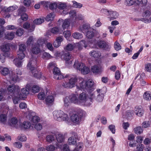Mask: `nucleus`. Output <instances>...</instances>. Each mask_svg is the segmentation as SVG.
<instances>
[{"instance_id":"obj_37","label":"nucleus","mask_w":151,"mask_h":151,"mask_svg":"<svg viewBox=\"0 0 151 151\" xmlns=\"http://www.w3.org/2000/svg\"><path fill=\"white\" fill-rule=\"evenodd\" d=\"M91 70L94 73H97L101 72V68L98 66L94 65L92 67Z\"/></svg>"},{"instance_id":"obj_4","label":"nucleus","mask_w":151,"mask_h":151,"mask_svg":"<svg viewBox=\"0 0 151 151\" xmlns=\"http://www.w3.org/2000/svg\"><path fill=\"white\" fill-rule=\"evenodd\" d=\"M73 66L76 69L81 70L82 73L84 75L88 74L90 71L88 67L82 63H79L78 60L75 61Z\"/></svg>"},{"instance_id":"obj_32","label":"nucleus","mask_w":151,"mask_h":151,"mask_svg":"<svg viewBox=\"0 0 151 151\" xmlns=\"http://www.w3.org/2000/svg\"><path fill=\"white\" fill-rule=\"evenodd\" d=\"M13 63L17 67H21L22 66V61L17 58H16L13 61Z\"/></svg>"},{"instance_id":"obj_44","label":"nucleus","mask_w":151,"mask_h":151,"mask_svg":"<svg viewBox=\"0 0 151 151\" xmlns=\"http://www.w3.org/2000/svg\"><path fill=\"white\" fill-rule=\"evenodd\" d=\"M68 142L70 145H75L76 143V140L75 137L71 136L68 139Z\"/></svg>"},{"instance_id":"obj_59","label":"nucleus","mask_w":151,"mask_h":151,"mask_svg":"<svg viewBox=\"0 0 151 151\" xmlns=\"http://www.w3.org/2000/svg\"><path fill=\"white\" fill-rule=\"evenodd\" d=\"M70 99L69 97L66 96L64 99V105L66 107L68 106L70 104Z\"/></svg>"},{"instance_id":"obj_7","label":"nucleus","mask_w":151,"mask_h":151,"mask_svg":"<svg viewBox=\"0 0 151 151\" xmlns=\"http://www.w3.org/2000/svg\"><path fill=\"white\" fill-rule=\"evenodd\" d=\"M76 86L78 90H86V81L81 77H79L78 78V83L77 84Z\"/></svg>"},{"instance_id":"obj_29","label":"nucleus","mask_w":151,"mask_h":151,"mask_svg":"<svg viewBox=\"0 0 151 151\" xmlns=\"http://www.w3.org/2000/svg\"><path fill=\"white\" fill-rule=\"evenodd\" d=\"M14 37V32H6L5 34V38L8 40H12L13 39Z\"/></svg>"},{"instance_id":"obj_52","label":"nucleus","mask_w":151,"mask_h":151,"mask_svg":"<svg viewBox=\"0 0 151 151\" xmlns=\"http://www.w3.org/2000/svg\"><path fill=\"white\" fill-rule=\"evenodd\" d=\"M44 19L43 18H38L35 19L33 21V23L36 25L40 24L44 22Z\"/></svg>"},{"instance_id":"obj_58","label":"nucleus","mask_w":151,"mask_h":151,"mask_svg":"<svg viewBox=\"0 0 151 151\" xmlns=\"http://www.w3.org/2000/svg\"><path fill=\"white\" fill-rule=\"evenodd\" d=\"M17 55L18 58L20 60H22L24 59L25 57V55L24 52H19L18 51L17 52Z\"/></svg>"},{"instance_id":"obj_8","label":"nucleus","mask_w":151,"mask_h":151,"mask_svg":"<svg viewBox=\"0 0 151 151\" xmlns=\"http://www.w3.org/2000/svg\"><path fill=\"white\" fill-rule=\"evenodd\" d=\"M57 8L60 10H62V13L64 14H67L69 12L67 4L65 2H58Z\"/></svg>"},{"instance_id":"obj_54","label":"nucleus","mask_w":151,"mask_h":151,"mask_svg":"<svg viewBox=\"0 0 151 151\" xmlns=\"http://www.w3.org/2000/svg\"><path fill=\"white\" fill-rule=\"evenodd\" d=\"M143 98L147 101L150 100L151 99V94L148 92H146L143 95Z\"/></svg>"},{"instance_id":"obj_3","label":"nucleus","mask_w":151,"mask_h":151,"mask_svg":"<svg viewBox=\"0 0 151 151\" xmlns=\"http://www.w3.org/2000/svg\"><path fill=\"white\" fill-rule=\"evenodd\" d=\"M88 94L85 92H82L78 96L79 104L89 106L91 103L89 102Z\"/></svg>"},{"instance_id":"obj_51","label":"nucleus","mask_w":151,"mask_h":151,"mask_svg":"<svg viewBox=\"0 0 151 151\" xmlns=\"http://www.w3.org/2000/svg\"><path fill=\"white\" fill-rule=\"evenodd\" d=\"M40 89V88L37 85H34L32 87L31 90V91L33 93H36L38 92Z\"/></svg>"},{"instance_id":"obj_39","label":"nucleus","mask_w":151,"mask_h":151,"mask_svg":"<svg viewBox=\"0 0 151 151\" xmlns=\"http://www.w3.org/2000/svg\"><path fill=\"white\" fill-rule=\"evenodd\" d=\"M55 139L54 135L52 134L48 135L46 137V141L49 143H51L55 140Z\"/></svg>"},{"instance_id":"obj_23","label":"nucleus","mask_w":151,"mask_h":151,"mask_svg":"<svg viewBox=\"0 0 151 151\" xmlns=\"http://www.w3.org/2000/svg\"><path fill=\"white\" fill-rule=\"evenodd\" d=\"M76 114L78 115V117L81 120L82 118L86 115V112L83 110L78 109L76 111Z\"/></svg>"},{"instance_id":"obj_18","label":"nucleus","mask_w":151,"mask_h":151,"mask_svg":"<svg viewBox=\"0 0 151 151\" xmlns=\"http://www.w3.org/2000/svg\"><path fill=\"white\" fill-rule=\"evenodd\" d=\"M70 119L74 123L78 124L81 120L78 117V115L76 114H73L70 117Z\"/></svg>"},{"instance_id":"obj_47","label":"nucleus","mask_w":151,"mask_h":151,"mask_svg":"<svg viewBox=\"0 0 151 151\" xmlns=\"http://www.w3.org/2000/svg\"><path fill=\"white\" fill-rule=\"evenodd\" d=\"M94 84V82L92 81L88 80V81H86V89L87 91L89 90V88H91Z\"/></svg>"},{"instance_id":"obj_27","label":"nucleus","mask_w":151,"mask_h":151,"mask_svg":"<svg viewBox=\"0 0 151 151\" xmlns=\"http://www.w3.org/2000/svg\"><path fill=\"white\" fill-rule=\"evenodd\" d=\"M23 27L26 29H29L30 31L32 32L34 30L35 27L34 24H32L30 26L29 23L26 22L23 24Z\"/></svg>"},{"instance_id":"obj_16","label":"nucleus","mask_w":151,"mask_h":151,"mask_svg":"<svg viewBox=\"0 0 151 151\" xmlns=\"http://www.w3.org/2000/svg\"><path fill=\"white\" fill-rule=\"evenodd\" d=\"M134 111L136 114L138 116L141 117L144 114V110L141 106H136L134 108Z\"/></svg>"},{"instance_id":"obj_46","label":"nucleus","mask_w":151,"mask_h":151,"mask_svg":"<svg viewBox=\"0 0 151 151\" xmlns=\"http://www.w3.org/2000/svg\"><path fill=\"white\" fill-rule=\"evenodd\" d=\"M86 36L89 39H91L94 36V33L91 29L87 31Z\"/></svg>"},{"instance_id":"obj_26","label":"nucleus","mask_w":151,"mask_h":151,"mask_svg":"<svg viewBox=\"0 0 151 151\" xmlns=\"http://www.w3.org/2000/svg\"><path fill=\"white\" fill-rule=\"evenodd\" d=\"M56 138L57 141L60 143L63 142L65 139L64 136L61 133H58L56 134Z\"/></svg>"},{"instance_id":"obj_33","label":"nucleus","mask_w":151,"mask_h":151,"mask_svg":"<svg viewBox=\"0 0 151 151\" xmlns=\"http://www.w3.org/2000/svg\"><path fill=\"white\" fill-rule=\"evenodd\" d=\"M2 50L4 52H8L10 49V45L7 43L1 47Z\"/></svg>"},{"instance_id":"obj_19","label":"nucleus","mask_w":151,"mask_h":151,"mask_svg":"<svg viewBox=\"0 0 151 151\" xmlns=\"http://www.w3.org/2000/svg\"><path fill=\"white\" fill-rule=\"evenodd\" d=\"M9 68L1 66H0V73L3 76H6L9 73Z\"/></svg>"},{"instance_id":"obj_50","label":"nucleus","mask_w":151,"mask_h":151,"mask_svg":"<svg viewBox=\"0 0 151 151\" xmlns=\"http://www.w3.org/2000/svg\"><path fill=\"white\" fill-rule=\"evenodd\" d=\"M73 6V7L77 8H81L83 6V4L81 3H78L76 1H72Z\"/></svg>"},{"instance_id":"obj_35","label":"nucleus","mask_w":151,"mask_h":151,"mask_svg":"<svg viewBox=\"0 0 151 151\" xmlns=\"http://www.w3.org/2000/svg\"><path fill=\"white\" fill-rule=\"evenodd\" d=\"M61 121H65L67 123H68L70 120L68 115L63 112L62 116H61Z\"/></svg>"},{"instance_id":"obj_5","label":"nucleus","mask_w":151,"mask_h":151,"mask_svg":"<svg viewBox=\"0 0 151 151\" xmlns=\"http://www.w3.org/2000/svg\"><path fill=\"white\" fill-rule=\"evenodd\" d=\"M16 73L17 75H16L13 72H11L9 75V76L10 80L13 81V83L18 81L19 80L18 76H21L22 74V71L18 68L16 69Z\"/></svg>"},{"instance_id":"obj_55","label":"nucleus","mask_w":151,"mask_h":151,"mask_svg":"<svg viewBox=\"0 0 151 151\" xmlns=\"http://www.w3.org/2000/svg\"><path fill=\"white\" fill-rule=\"evenodd\" d=\"M45 96L46 94L44 92L41 91L38 94L37 97L39 99L43 100L45 99Z\"/></svg>"},{"instance_id":"obj_1","label":"nucleus","mask_w":151,"mask_h":151,"mask_svg":"<svg viewBox=\"0 0 151 151\" xmlns=\"http://www.w3.org/2000/svg\"><path fill=\"white\" fill-rule=\"evenodd\" d=\"M36 58H32L29 61L27 68V69L31 71L35 77L40 79L41 77L42 74L40 72L38 71L36 69Z\"/></svg>"},{"instance_id":"obj_60","label":"nucleus","mask_w":151,"mask_h":151,"mask_svg":"<svg viewBox=\"0 0 151 151\" xmlns=\"http://www.w3.org/2000/svg\"><path fill=\"white\" fill-rule=\"evenodd\" d=\"M6 119V116L4 114H1L0 115V121L3 123H4Z\"/></svg>"},{"instance_id":"obj_25","label":"nucleus","mask_w":151,"mask_h":151,"mask_svg":"<svg viewBox=\"0 0 151 151\" xmlns=\"http://www.w3.org/2000/svg\"><path fill=\"white\" fill-rule=\"evenodd\" d=\"M147 2V0H136L135 1V3L139 7H143L145 6Z\"/></svg>"},{"instance_id":"obj_21","label":"nucleus","mask_w":151,"mask_h":151,"mask_svg":"<svg viewBox=\"0 0 151 151\" xmlns=\"http://www.w3.org/2000/svg\"><path fill=\"white\" fill-rule=\"evenodd\" d=\"M18 122L17 119L16 117H13L9 120L8 124L12 127H15Z\"/></svg>"},{"instance_id":"obj_13","label":"nucleus","mask_w":151,"mask_h":151,"mask_svg":"<svg viewBox=\"0 0 151 151\" xmlns=\"http://www.w3.org/2000/svg\"><path fill=\"white\" fill-rule=\"evenodd\" d=\"M91 29L90 25L88 23L83 24L79 28V29L83 33H85L87 31Z\"/></svg>"},{"instance_id":"obj_43","label":"nucleus","mask_w":151,"mask_h":151,"mask_svg":"<svg viewBox=\"0 0 151 151\" xmlns=\"http://www.w3.org/2000/svg\"><path fill=\"white\" fill-rule=\"evenodd\" d=\"M72 36L74 38L76 39H80L83 37L82 34L78 32L73 33L72 34Z\"/></svg>"},{"instance_id":"obj_41","label":"nucleus","mask_w":151,"mask_h":151,"mask_svg":"<svg viewBox=\"0 0 151 151\" xmlns=\"http://www.w3.org/2000/svg\"><path fill=\"white\" fill-rule=\"evenodd\" d=\"M31 126V124L29 122H24L21 125L22 128L25 129H28Z\"/></svg>"},{"instance_id":"obj_49","label":"nucleus","mask_w":151,"mask_h":151,"mask_svg":"<svg viewBox=\"0 0 151 151\" xmlns=\"http://www.w3.org/2000/svg\"><path fill=\"white\" fill-rule=\"evenodd\" d=\"M26 47L24 44H22L19 45V52H24L26 50Z\"/></svg>"},{"instance_id":"obj_40","label":"nucleus","mask_w":151,"mask_h":151,"mask_svg":"<svg viewBox=\"0 0 151 151\" xmlns=\"http://www.w3.org/2000/svg\"><path fill=\"white\" fill-rule=\"evenodd\" d=\"M97 90L96 91L94 92H91V93H89V99H88V100H89V101L92 102V100L95 99V95L97 94Z\"/></svg>"},{"instance_id":"obj_11","label":"nucleus","mask_w":151,"mask_h":151,"mask_svg":"<svg viewBox=\"0 0 151 151\" xmlns=\"http://www.w3.org/2000/svg\"><path fill=\"white\" fill-rule=\"evenodd\" d=\"M31 89L30 88L27 86L25 88H23L21 90L22 93H19L20 99H22L26 97V96L29 93V91Z\"/></svg>"},{"instance_id":"obj_10","label":"nucleus","mask_w":151,"mask_h":151,"mask_svg":"<svg viewBox=\"0 0 151 151\" xmlns=\"http://www.w3.org/2000/svg\"><path fill=\"white\" fill-rule=\"evenodd\" d=\"M97 45L100 48L107 51H109L111 48L110 45L104 41H100L98 42Z\"/></svg>"},{"instance_id":"obj_20","label":"nucleus","mask_w":151,"mask_h":151,"mask_svg":"<svg viewBox=\"0 0 151 151\" xmlns=\"http://www.w3.org/2000/svg\"><path fill=\"white\" fill-rule=\"evenodd\" d=\"M96 95L97 96L95 99L96 100L99 102L102 101L103 99L104 95L103 93H101V90H97V92Z\"/></svg>"},{"instance_id":"obj_56","label":"nucleus","mask_w":151,"mask_h":151,"mask_svg":"<svg viewBox=\"0 0 151 151\" xmlns=\"http://www.w3.org/2000/svg\"><path fill=\"white\" fill-rule=\"evenodd\" d=\"M74 47L73 45L71 44H68L64 48V49L67 51H70L72 50Z\"/></svg>"},{"instance_id":"obj_6","label":"nucleus","mask_w":151,"mask_h":151,"mask_svg":"<svg viewBox=\"0 0 151 151\" xmlns=\"http://www.w3.org/2000/svg\"><path fill=\"white\" fill-rule=\"evenodd\" d=\"M8 93L12 97L14 95H17L20 91L19 86L13 84L9 85L7 88Z\"/></svg>"},{"instance_id":"obj_28","label":"nucleus","mask_w":151,"mask_h":151,"mask_svg":"<svg viewBox=\"0 0 151 151\" xmlns=\"http://www.w3.org/2000/svg\"><path fill=\"white\" fill-rule=\"evenodd\" d=\"M54 98L52 95L47 96L45 98V103L47 105H49L52 104L54 101Z\"/></svg>"},{"instance_id":"obj_24","label":"nucleus","mask_w":151,"mask_h":151,"mask_svg":"<svg viewBox=\"0 0 151 151\" xmlns=\"http://www.w3.org/2000/svg\"><path fill=\"white\" fill-rule=\"evenodd\" d=\"M70 54L68 52L65 53L64 55V59L66 61V63L70 64L72 63V59Z\"/></svg>"},{"instance_id":"obj_61","label":"nucleus","mask_w":151,"mask_h":151,"mask_svg":"<svg viewBox=\"0 0 151 151\" xmlns=\"http://www.w3.org/2000/svg\"><path fill=\"white\" fill-rule=\"evenodd\" d=\"M60 29L58 27H55L51 29V32L53 34L60 33Z\"/></svg>"},{"instance_id":"obj_31","label":"nucleus","mask_w":151,"mask_h":151,"mask_svg":"<svg viewBox=\"0 0 151 151\" xmlns=\"http://www.w3.org/2000/svg\"><path fill=\"white\" fill-rule=\"evenodd\" d=\"M70 21V19H66L64 20L62 25L63 29V30L67 29L69 27Z\"/></svg>"},{"instance_id":"obj_53","label":"nucleus","mask_w":151,"mask_h":151,"mask_svg":"<svg viewBox=\"0 0 151 151\" xmlns=\"http://www.w3.org/2000/svg\"><path fill=\"white\" fill-rule=\"evenodd\" d=\"M42 57L44 59H49L52 58V57L49 53L45 52L43 53Z\"/></svg>"},{"instance_id":"obj_57","label":"nucleus","mask_w":151,"mask_h":151,"mask_svg":"<svg viewBox=\"0 0 151 151\" xmlns=\"http://www.w3.org/2000/svg\"><path fill=\"white\" fill-rule=\"evenodd\" d=\"M114 47L115 50L116 51L119 50L122 48L120 44L117 41L114 43Z\"/></svg>"},{"instance_id":"obj_34","label":"nucleus","mask_w":151,"mask_h":151,"mask_svg":"<svg viewBox=\"0 0 151 151\" xmlns=\"http://www.w3.org/2000/svg\"><path fill=\"white\" fill-rule=\"evenodd\" d=\"M29 119L32 123H36L38 122L40 120L39 117L37 116H30Z\"/></svg>"},{"instance_id":"obj_22","label":"nucleus","mask_w":151,"mask_h":151,"mask_svg":"<svg viewBox=\"0 0 151 151\" xmlns=\"http://www.w3.org/2000/svg\"><path fill=\"white\" fill-rule=\"evenodd\" d=\"M31 51L33 54H37L40 52V50L38 45H35L32 46Z\"/></svg>"},{"instance_id":"obj_48","label":"nucleus","mask_w":151,"mask_h":151,"mask_svg":"<svg viewBox=\"0 0 151 151\" xmlns=\"http://www.w3.org/2000/svg\"><path fill=\"white\" fill-rule=\"evenodd\" d=\"M12 97L13 103L15 104H18L19 100L21 99H20L19 97V93H18L17 95H14Z\"/></svg>"},{"instance_id":"obj_38","label":"nucleus","mask_w":151,"mask_h":151,"mask_svg":"<svg viewBox=\"0 0 151 151\" xmlns=\"http://www.w3.org/2000/svg\"><path fill=\"white\" fill-rule=\"evenodd\" d=\"M84 19V16L81 14H78L75 17V21L73 22V23L74 26L76 25V22L77 20H82Z\"/></svg>"},{"instance_id":"obj_2","label":"nucleus","mask_w":151,"mask_h":151,"mask_svg":"<svg viewBox=\"0 0 151 151\" xmlns=\"http://www.w3.org/2000/svg\"><path fill=\"white\" fill-rule=\"evenodd\" d=\"M68 77L69 81L68 82H65L63 83V86L65 88H72L75 86L76 83L77 81L78 78L76 76H68L66 75L65 78Z\"/></svg>"},{"instance_id":"obj_15","label":"nucleus","mask_w":151,"mask_h":151,"mask_svg":"<svg viewBox=\"0 0 151 151\" xmlns=\"http://www.w3.org/2000/svg\"><path fill=\"white\" fill-rule=\"evenodd\" d=\"M118 13L115 11H109L107 15L108 17L110 20L116 19L118 16Z\"/></svg>"},{"instance_id":"obj_62","label":"nucleus","mask_w":151,"mask_h":151,"mask_svg":"<svg viewBox=\"0 0 151 151\" xmlns=\"http://www.w3.org/2000/svg\"><path fill=\"white\" fill-rule=\"evenodd\" d=\"M26 10L25 8L23 6L20 7L18 9V15H21L23 13V12H24Z\"/></svg>"},{"instance_id":"obj_63","label":"nucleus","mask_w":151,"mask_h":151,"mask_svg":"<svg viewBox=\"0 0 151 151\" xmlns=\"http://www.w3.org/2000/svg\"><path fill=\"white\" fill-rule=\"evenodd\" d=\"M134 2L135 1L133 0H126L125 4L127 6H129L132 5Z\"/></svg>"},{"instance_id":"obj_30","label":"nucleus","mask_w":151,"mask_h":151,"mask_svg":"<svg viewBox=\"0 0 151 151\" xmlns=\"http://www.w3.org/2000/svg\"><path fill=\"white\" fill-rule=\"evenodd\" d=\"M89 54L91 56L95 58H99L101 55V53L99 51H96L94 50L91 51Z\"/></svg>"},{"instance_id":"obj_42","label":"nucleus","mask_w":151,"mask_h":151,"mask_svg":"<svg viewBox=\"0 0 151 151\" xmlns=\"http://www.w3.org/2000/svg\"><path fill=\"white\" fill-rule=\"evenodd\" d=\"M55 17L54 13L52 12L48 14L46 17V20L49 22L50 21H52L53 20Z\"/></svg>"},{"instance_id":"obj_9","label":"nucleus","mask_w":151,"mask_h":151,"mask_svg":"<svg viewBox=\"0 0 151 151\" xmlns=\"http://www.w3.org/2000/svg\"><path fill=\"white\" fill-rule=\"evenodd\" d=\"M54 74L53 77L56 79L60 80L64 78L63 76L61 73L59 69L57 67H55L53 70Z\"/></svg>"},{"instance_id":"obj_45","label":"nucleus","mask_w":151,"mask_h":151,"mask_svg":"<svg viewBox=\"0 0 151 151\" xmlns=\"http://www.w3.org/2000/svg\"><path fill=\"white\" fill-rule=\"evenodd\" d=\"M134 132L137 134H141L143 131V129L140 126L137 127L134 129Z\"/></svg>"},{"instance_id":"obj_36","label":"nucleus","mask_w":151,"mask_h":151,"mask_svg":"<svg viewBox=\"0 0 151 151\" xmlns=\"http://www.w3.org/2000/svg\"><path fill=\"white\" fill-rule=\"evenodd\" d=\"M56 147L52 145H48L47 147L46 150L47 151H54L55 148L57 149L59 147L58 143H56Z\"/></svg>"},{"instance_id":"obj_14","label":"nucleus","mask_w":151,"mask_h":151,"mask_svg":"<svg viewBox=\"0 0 151 151\" xmlns=\"http://www.w3.org/2000/svg\"><path fill=\"white\" fill-rule=\"evenodd\" d=\"M42 3L46 5V7H47L48 6L49 8L51 9H55L57 7L58 2H55L51 3L49 2L43 1Z\"/></svg>"},{"instance_id":"obj_64","label":"nucleus","mask_w":151,"mask_h":151,"mask_svg":"<svg viewBox=\"0 0 151 151\" xmlns=\"http://www.w3.org/2000/svg\"><path fill=\"white\" fill-rule=\"evenodd\" d=\"M145 69L147 71H151V63H148L146 64L145 65Z\"/></svg>"},{"instance_id":"obj_17","label":"nucleus","mask_w":151,"mask_h":151,"mask_svg":"<svg viewBox=\"0 0 151 151\" xmlns=\"http://www.w3.org/2000/svg\"><path fill=\"white\" fill-rule=\"evenodd\" d=\"M70 101L71 103L75 104H79L78 97V96L74 94H72L69 96Z\"/></svg>"},{"instance_id":"obj_12","label":"nucleus","mask_w":151,"mask_h":151,"mask_svg":"<svg viewBox=\"0 0 151 151\" xmlns=\"http://www.w3.org/2000/svg\"><path fill=\"white\" fill-rule=\"evenodd\" d=\"M63 114V111L61 110L55 111L53 112L55 119L59 122L61 121V116H62Z\"/></svg>"}]
</instances>
